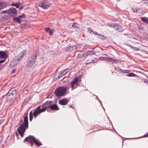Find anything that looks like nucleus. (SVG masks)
<instances>
[{"label": "nucleus", "mask_w": 148, "mask_h": 148, "mask_svg": "<svg viewBox=\"0 0 148 148\" xmlns=\"http://www.w3.org/2000/svg\"><path fill=\"white\" fill-rule=\"evenodd\" d=\"M20 60V58L16 56L10 62V65L12 66H15L19 63Z\"/></svg>", "instance_id": "0eeeda50"}, {"label": "nucleus", "mask_w": 148, "mask_h": 148, "mask_svg": "<svg viewBox=\"0 0 148 148\" xmlns=\"http://www.w3.org/2000/svg\"><path fill=\"white\" fill-rule=\"evenodd\" d=\"M50 108L51 110H57L59 109L58 108L56 105L53 104L52 103L51 104Z\"/></svg>", "instance_id": "dca6fc26"}, {"label": "nucleus", "mask_w": 148, "mask_h": 148, "mask_svg": "<svg viewBox=\"0 0 148 148\" xmlns=\"http://www.w3.org/2000/svg\"><path fill=\"white\" fill-rule=\"evenodd\" d=\"M34 137L29 135L25 138L24 140V142L27 141L29 142L31 146L32 147L33 145V142H34Z\"/></svg>", "instance_id": "6e6552de"}, {"label": "nucleus", "mask_w": 148, "mask_h": 148, "mask_svg": "<svg viewBox=\"0 0 148 148\" xmlns=\"http://www.w3.org/2000/svg\"><path fill=\"white\" fill-rule=\"evenodd\" d=\"M76 47L75 46H70L68 47H67L66 50L67 51H71L73 50V47L75 48Z\"/></svg>", "instance_id": "412c9836"}, {"label": "nucleus", "mask_w": 148, "mask_h": 148, "mask_svg": "<svg viewBox=\"0 0 148 148\" xmlns=\"http://www.w3.org/2000/svg\"><path fill=\"white\" fill-rule=\"evenodd\" d=\"M85 53L84 54H78L77 56V58L82 59H84L86 57L85 56Z\"/></svg>", "instance_id": "6ab92c4d"}, {"label": "nucleus", "mask_w": 148, "mask_h": 148, "mask_svg": "<svg viewBox=\"0 0 148 148\" xmlns=\"http://www.w3.org/2000/svg\"><path fill=\"white\" fill-rule=\"evenodd\" d=\"M142 3L147 4L148 5V0H142Z\"/></svg>", "instance_id": "2f4dec72"}, {"label": "nucleus", "mask_w": 148, "mask_h": 148, "mask_svg": "<svg viewBox=\"0 0 148 148\" xmlns=\"http://www.w3.org/2000/svg\"><path fill=\"white\" fill-rule=\"evenodd\" d=\"M99 35V38H100L101 39H103L104 38V36L102 35L98 34V36Z\"/></svg>", "instance_id": "72a5a7b5"}, {"label": "nucleus", "mask_w": 148, "mask_h": 148, "mask_svg": "<svg viewBox=\"0 0 148 148\" xmlns=\"http://www.w3.org/2000/svg\"><path fill=\"white\" fill-rule=\"evenodd\" d=\"M38 5L41 8L44 9H46L49 8L51 4L48 2L43 1L42 3H39Z\"/></svg>", "instance_id": "423d86ee"}, {"label": "nucleus", "mask_w": 148, "mask_h": 148, "mask_svg": "<svg viewBox=\"0 0 148 148\" xmlns=\"http://www.w3.org/2000/svg\"><path fill=\"white\" fill-rule=\"evenodd\" d=\"M53 102L52 101H47L42 105L38 106L34 110L33 114L32 111H31L29 114V120L30 121H32L33 115L35 117H36L39 114L45 111L48 108H50Z\"/></svg>", "instance_id": "f257e3e1"}, {"label": "nucleus", "mask_w": 148, "mask_h": 148, "mask_svg": "<svg viewBox=\"0 0 148 148\" xmlns=\"http://www.w3.org/2000/svg\"><path fill=\"white\" fill-rule=\"evenodd\" d=\"M109 61L110 62H114V60H113L112 58H111L110 57V58L109 59Z\"/></svg>", "instance_id": "c9c22d12"}, {"label": "nucleus", "mask_w": 148, "mask_h": 148, "mask_svg": "<svg viewBox=\"0 0 148 148\" xmlns=\"http://www.w3.org/2000/svg\"><path fill=\"white\" fill-rule=\"evenodd\" d=\"M138 29L143 30L144 29V27L143 24H140L138 26Z\"/></svg>", "instance_id": "bb28decb"}, {"label": "nucleus", "mask_w": 148, "mask_h": 148, "mask_svg": "<svg viewBox=\"0 0 148 148\" xmlns=\"http://www.w3.org/2000/svg\"><path fill=\"white\" fill-rule=\"evenodd\" d=\"M68 88V86L59 87L55 90V94L58 97L63 96L66 94Z\"/></svg>", "instance_id": "7ed1b4c3"}, {"label": "nucleus", "mask_w": 148, "mask_h": 148, "mask_svg": "<svg viewBox=\"0 0 148 148\" xmlns=\"http://www.w3.org/2000/svg\"><path fill=\"white\" fill-rule=\"evenodd\" d=\"M15 4L13 3L11 5V6H15Z\"/></svg>", "instance_id": "49530a36"}, {"label": "nucleus", "mask_w": 148, "mask_h": 148, "mask_svg": "<svg viewBox=\"0 0 148 148\" xmlns=\"http://www.w3.org/2000/svg\"><path fill=\"white\" fill-rule=\"evenodd\" d=\"M16 9L13 7H12L8 10V14L12 16H16Z\"/></svg>", "instance_id": "9d476101"}, {"label": "nucleus", "mask_w": 148, "mask_h": 148, "mask_svg": "<svg viewBox=\"0 0 148 148\" xmlns=\"http://www.w3.org/2000/svg\"><path fill=\"white\" fill-rule=\"evenodd\" d=\"M6 6V5L5 2L0 1V9L4 8Z\"/></svg>", "instance_id": "a211bd4d"}, {"label": "nucleus", "mask_w": 148, "mask_h": 148, "mask_svg": "<svg viewBox=\"0 0 148 148\" xmlns=\"http://www.w3.org/2000/svg\"><path fill=\"white\" fill-rule=\"evenodd\" d=\"M144 82L145 83H148V80L147 79H145L144 80Z\"/></svg>", "instance_id": "a18cd8bd"}, {"label": "nucleus", "mask_w": 148, "mask_h": 148, "mask_svg": "<svg viewBox=\"0 0 148 148\" xmlns=\"http://www.w3.org/2000/svg\"><path fill=\"white\" fill-rule=\"evenodd\" d=\"M141 20L144 22L148 23V17H142L141 18Z\"/></svg>", "instance_id": "b1692460"}, {"label": "nucleus", "mask_w": 148, "mask_h": 148, "mask_svg": "<svg viewBox=\"0 0 148 148\" xmlns=\"http://www.w3.org/2000/svg\"><path fill=\"white\" fill-rule=\"evenodd\" d=\"M79 78L76 77L73 79L70 83V86L71 88V90L76 88L78 84Z\"/></svg>", "instance_id": "39448f33"}, {"label": "nucleus", "mask_w": 148, "mask_h": 148, "mask_svg": "<svg viewBox=\"0 0 148 148\" xmlns=\"http://www.w3.org/2000/svg\"><path fill=\"white\" fill-rule=\"evenodd\" d=\"M128 46L131 47L133 50L137 51L139 50V49L137 47H133L132 45L130 44H127V45Z\"/></svg>", "instance_id": "5701e85b"}, {"label": "nucleus", "mask_w": 148, "mask_h": 148, "mask_svg": "<svg viewBox=\"0 0 148 148\" xmlns=\"http://www.w3.org/2000/svg\"><path fill=\"white\" fill-rule=\"evenodd\" d=\"M132 10H133V12H137V10L136 9H132Z\"/></svg>", "instance_id": "58836bf2"}, {"label": "nucleus", "mask_w": 148, "mask_h": 148, "mask_svg": "<svg viewBox=\"0 0 148 148\" xmlns=\"http://www.w3.org/2000/svg\"><path fill=\"white\" fill-rule=\"evenodd\" d=\"M69 101L66 98H65L60 100L59 101V103L62 105H66Z\"/></svg>", "instance_id": "9b49d317"}, {"label": "nucleus", "mask_w": 148, "mask_h": 148, "mask_svg": "<svg viewBox=\"0 0 148 148\" xmlns=\"http://www.w3.org/2000/svg\"><path fill=\"white\" fill-rule=\"evenodd\" d=\"M126 75L129 77H134L136 75L134 73H129L127 75Z\"/></svg>", "instance_id": "c756f323"}, {"label": "nucleus", "mask_w": 148, "mask_h": 148, "mask_svg": "<svg viewBox=\"0 0 148 148\" xmlns=\"http://www.w3.org/2000/svg\"><path fill=\"white\" fill-rule=\"evenodd\" d=\"M7 57V55L5 52L2 51H0V61L1 62H3L5 60L6 58Z\"/></svg>", "instance_id": "1a4fd4ad"}, {"label": "nucleus", "mask_w": 148, "mask_h": 148, "mask_svg": "<svg viewBox=\"0 0 148 148\" xmlns=\"http://www.w3.org/2000/svg\"><path fill=\"white\" fill-rule=\"evenodd\" d=\"M93 33L97 35H98V34L96 32H93Z\"/></svg>", "instance_id": "c03bdc74"}, {"label": "nucleus", "mask_w": 148, "mask_h": 148, "mask_svg": "<svg viewBox=\"0 0 148 148\" xmlns=\"http://www.w3.org/2000/svg\"><path fill=\"white\" fill-rule=\"evenodd\" d=\"M62 76L61 75H59V76H58V79L60 78V77H61Z\"/></svg>", "instance_id": "37998d69"}, {"label": "nucleus", "mask_w": 148, "mask_h": 148, "mask_svg": "<svg viewBox=\"0 0 148 148\" xmlns=\"http://www.w3.org/2000/svg\"><path fill=\"white\" fill-rule=\"evenodd\" d=\"M97 51L95 50H88L86 51L85 53V56L87 57L88 56H91L96 53Z\"/></svg>", "instance_id": "f8f14e48"}, {"label": "nucleus", "mask_w": 148, "mask_h": 148, "mask_svg": "<svg viewBox=\"0 0 148 148\" xmlns=\"http://www.w3.org/2000/svg\"><path fill=\"white\" fill-rule=\"evenodd\" d=\"M70 107H71V106H70Z\"/></svg>", "instance_id": "8fccbe9b"}, {"label": "nucleus", "mask_w": 148, "mask_h": 148, "mask_svg": "<svg viewBox=\"0 0 148 148\" xmlns=\"http://www.w3.org/2000/svg\"><path fill=\"white\" fill-rule=\"evenodd\" d=\"M72 27L75 29L78 28V27L77 25V24L73 23L72 25Z\"/></svg>", "instance_id": "7c9ffc66"}, {"label": "nucleus", "mask_w": 148, "mask_h": 148, "mask_svg": "<svg viewBox=\"0 0 148 148\" xmlns=\"http://www.w3.org/2000/svg\"><path fill=\"white\" fill-rule=\"evenodd\" d=\"M28 113L25 114L24 116V122L20 126L19 128H17V131L21 137H23L25 131V130L28 128Z\"/></svg>", "instance_id": "f03ea898"}, {"label": "nucleus", "mask_w": 148, "mask_h": 148, "mask_svg": "<svg viewBox=\"0 0 148 148\" xmlns=\"http://www.w3.org/2000/svg\"><path fill=\"white\" fill-rule=\"evenodd\" d=\"M8 13V10H5L2 11V13Z\"/></svg>", "instance_id": "f704fd0d"}, {"label": "nucleus", "mask_w": 148, "mask_h": 148, "mask_svg": "<svg viewBox=\"0 0 148 148\" xmlns=\"http://www.w3.org/2000/svg\"><path fill=\"white\" fill-rule=\"evenodd\" d=\"M93 32H94L92 30H90V32L91 33V32H92L93 33Z\"/></svg>", "instance_id": "de8ad7c7"}, {"label": "nucleus", "mask_w": 148, "mask_h": 148, "mask_svg": "<svg viewBox=\"0 0 148 148\" xmlns=\"http://www.w3.org/2000/svg\"><path fill=\"white\" fill-rule=\"evenodd\" d=\"M3 62H1V61H0V70L1 69V68L3 66V65L1 64V63H3Z\"/></svg>", "instance_id": "4c0bfd02"}, {"label": "nucleus", "mask_w": 148, "mask_h": 148, "mask_svg": "<svg viewBox=\"0 0 148 148\" xmlns=\"http://www.w3.org/2000/svg\"><path fill=\"white\" fill-rule=\"evenodd\" d=\"M46 32L49 33L50 35L51 36L53 34V31L51 30L49 28H45Z\"/></svg>", "instance_id": "4be33fe9"}, {"label": "nucleus", "mask_w": 148, "mask_h": 148, "mask_svg": "<svg viewBox=\"0 0 148 148\" xmlns=\"http://www.w3.org/2000/svg\"><path fill=\"white\" fill-rule=\"evenodd\" d=\"M24 14H22L21 15H20L18 16L19 17H22L23 16H24Z\"/></svg>", "instance_id": "79ce46f5"}, {"label": "nucleus", "mask_w": 148, "mask_h": 148, "mask_svg": "<svg viewBox=\"0 0 148 148\" xmlns=\"http://www.w3.org/2000/svg\"><path fill=\"white\" fill-rule=\"evenodd\" d=\"M110 58V57H102L103 59H104L105 60H109Z\"/></svg>", "instance_id": "473e14b6"}, {"label": "nucleus", "mask_w": 148, "mask_h": 148, "mask_svg": "<svg viewBox=\"0 0 148 148\" xmlns=\"http://www.w3.org/2000/svg\"><path fill=\"white\" fill-rule=\"evenodd\" d=\"M16 90H12L11 93L9 95L8 97V98H9L10 96L13 95L14 94H16Z\"/></svg>", "instance_id": "a878e982"}, {"label": "nucleus", "mask_w": 148, "mask_h": 148, "mask_svg": "<svg viewBox=\"0 0 148 148\" xmlns=\"http://www.w3.org/2000/svg\"><path fill=\"white\" fill-rule=\"evenodd\" d=\"M14 71H12V73H14Z\"/></svg>", "instance_id": "09e8293b"}, {"label": "nucleus", "mask_w": 148, "mask_h": 148, "mask_svg": "<svg viewBox=\"0 0 148 148\" xmlns=\"http://www.w3.org/2000/svg\"><path fill=\"white\" fill-rule=\"evenodd\" d=\"M114 27L116 30L119 32H121L122 30V29L121 26L119 25L117 23H115Z\"/></svg>", "instance_id": "ddd939ff"}, {"label": "nucleus", "mask_w": 148, "mask_h": 148, "mask_svg": "<svg viewBox=\"0 0 148 148\" xmlns=\"http://www.w3.org/2000/svg\"><path fill=\"white\" fill-rule=\"evenodd\" d=\"M48 59L47 55L46 54H44L43 55L42 58V60L43 61H46Z\"/></svg>", "instance_id": "aec40b11"}, {"label": "nucleus", "mask_w": 148, "mask_h": 148, "mask_svg": "<svg viewBox=\"0 0 148 148\" xmlns=\"http://www.w3.org/2000/svg\"><path fill=\"white\" fill-rule=\"evenodd\" d=\"M115 23H107V25L108 26L110 27H114V25Z\"/></svg>", "instance_id": "c85d7f7f"}, {"label": "nucleus", "mask_w": 148, "mask_h": 148, "mask_svg": "<svg viewBox=\"0 0 148 148\" xmlns=\"http://www.w3.org/2000/svg\"><path fill=\"white\" fill-rule=\"evenodd\" d=\"M148 137V132L146 134H145L142 137Z\"/></svg>", "instance_id": "ea45409f"}, {"label": "nucleus", "mask_w": 148, "mask_h": 148, "mask_svg": "<svg viewBox=\"0 0 148 148\" xmlns=\"http://www.w3.org/2000/svg\"><path fill=\"white\" fill-rule=\"evenodd\" d=\"M3 138V136H0V144H1V142H2Z\"/></svg>", "instance_id": "e433bc0d"}, {"label": "nucleus", "mask_w": 148, "mask_h": 148, "mask_svg": "<svg viewBox=\"0 0 148 148\" xmlns=\"http://www.w3.org/2000/svg\"><path fill=\"white\" fill-rule=\"evenodd\" d=\"M13 20L16 21L18 23H20L21 21V20L18 17H14L13 18Z\"/></svg>", "instance_id": "393cba45"}, {"label": "nucleus", "mask_w": 148, "mask_h": 148, "mask_svg": "<svg viewBox=\"0 0 148 148\" xmlns=\"http://www.w3.org/2000/svg\"><path fill=\"white\" fill-rule=\"evenodd\" d=\"M37 54L36 53H33L30 57L29 60L27 62V66L30 67L35 65V62L36 59Z\"/></svg>", "instance_id": "20e7f679"}, {"label": "nucleus", "mask_w": 148, "mask_h": 148, "mask_svg": "<svg viewBox=\"0 0 148 148\" xmlns=\"http://www.w3.org/2000/svg\"><path fill=\"white\" fill-rule=\"evenodd\" d=\"M26 53V52L25 50H23L17 56L19 58H20V59L21 60L22 57L25 55Z\"/></svg>", "instance_id": "4468645a"}, {"label": "nucleus", "mask_w": 148, "mask_h": 148, "mask_svg": "<svg viewBox=\"0 0 148 148\" xmlns=\"http://www.w3.org/2000/svg\"><path fill=\"white\" fill-rule=\"evenodd\" d=\"M69 71V69H66L64 70H62L59 73V75H61L62 76L65 75Z\"/></svg>", "instance_id": "2eb2a0df"}, {"label": "nucleus", "mask_w": 148, "mask_h": 148, "mask_svg": "<svg viewBox=\"0 0 148 148\" xmlns=\"http://www.w3.org/2000/svg\"><path fill=\"white\" fill-rule=\"evenodd\" d=\"M34 143L36 144L38 146H39L41 145H42V143L39 141V140H38L34 137Z\"/></svg>", "instance_id": "f3484780"}, {"label": "nucleus", "mask_w": 148, "mask_h": 148, "mask_svg": "<svg viewBox=\"0 0 148 148\" xmlns=\"http://www.w3.org/2000/svg\"><path fill=\"white\" fill-rule=\"evenodd\" d=\"M120 71L122 73H127L129 72V71L127 70H123L122 69H120Z\"/></svg>", "instance_id": "cd10ccee"}, {"label": "nucleus", "mask_w": 148, "mask_h": 148, "mask_svg": "<svg viewBox=\"0 0 148 148\" xmlns=\"http://www.w3.org/2000/svg\"><path fill=\"white\" fill-rule=\"evenodd\" d=\"M15 7H16V8H18L19 7V6L18 4L17 3L15 4Z\"/></svg>", "instance_id": "a19ab883"}]
</instances>
